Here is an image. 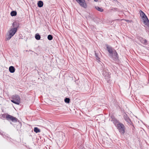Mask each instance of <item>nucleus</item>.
<instances>
[{
    "instance_id": "22",
    "label": "nucleus",
    "mask_w": 149,
    "mask_h": 149,
    "mask_svg": "<svg viewBox=\"0 0 149 149\" xmlns=\"http://www.w3.org/2000/svg\"><path fill=\"white\" fill-rule=\"evenodd\" d=\"M0 134L2 135L3 134V132L1 130H0Z\"/></svg>"
},
{
    "instance_id": "7",
    "label": "nucleus",
    "mask_w": 149,
    "mask_h": 149,
    "mask_svg": "<svg viewBox=\"0 0 149 149\" xmlns=\"http://www.w3.org/2000/svg\"><path fill=\"white\" fill-rule=\"evenodd\" d=\"M6 118L7 120H11L13 122H17L18 120L17 118L9 114L6 115Z\"/></svg>"
},
{
    "instance_id": "1",
    "label": "nucleus",
    "mask_w": 149,
    "mask_h": 149,
    "mask_svg": "<svg viewBox=\"0 0 149 149\" xmlns=\"http://www.w3.org/2000/svg\"><path fill=\"white\" fill-rule=\"evenodd\" d=\"M13 28H11L8 31L7 33V37L6 38V40H9L13 36L17 31V29L19 26V23L16 22H14L12 24Z\"/></svg>"
},
{
    "instance_id": "23",
    "label": "nucleus",
    "mask_w": 149,
    "mask_h": 149,
    "mask_svg": "<svg viewBox=\"0 0 149 149\" xmlns=\"http://www.w3.org/2000/svg\"><path fill=\"white\" fill-rule=\"evenodd\" d=\"M94 1L95 2H97L98 0H94Z\"/></svg>"
},
{
    "instance_id": "4",
    "label": "nucleus",
    "mask_w": 149,
    "mask_h": 149,
    "mask_svg": "<svg viewBox=\"0 0 149 149\" xmlns=\"http://www.w3.org/2000/svg\"><path fill=\"white\" fill-rule=\"evenodd\" d=\"M140 16L143 20V22L145 25L149 24V20L144 12L141 10L139 12Z\"/></svg>"
},
{
    "instance_id": "3",
    "label": "nucleus",
    "mask_w": 149,
    "mask_h": 149,
    "mask_svg": "<svg viewBox=\"0 0 149 149\" xmlns=\"http://www.w3.org/2000/svg\"><path fill=\"white\" fill-rule=\"evenodd\" d=\"M119 132L122 135H124L125 132V127L122 123H119L116 127Z\"/></svg>"
},
{
    "instance_id": "6",
    "label": "nucleus",
    "mask_w": 149,
    "mask_h": 149,
    "mask_svg": "<svg viewBox=\"0 0 149 149\" xmlns=\"http://www.w3.org/2000/svg\"><path fill=\"white\" fill-rule=\"evenodd\" d=\"M123 118L125 120L127 123L128 125H132L133 123H132L131 119L128 117L127 115L125 113L123 114Z\"/></svg>"
},
{
    "instance_id": "20",
    "label": "nucleus",
    "mask_w": 149,
    "mask_h": 149,
    "mask_svg": "<svg viewBox=\"0 0 149 149\" xmlns=\"http://www.w3.org/2000/svg\"><path fill=\"white\" fill-rule=\"evenodd\" d=\"M47 38L48 40H51L53 39V36L51 35H49L48 36Z\"/></svg>"
},
{
    "instance_id": "13",
    "label": "nucleus",
    "mask_w": 149,
    "mask_h": 149,
    "mask_svg": "<svg viewBox=\"0 0 149 149\" xmlns=\"http://www.w3.org/2000/svg\"><path fill=\"white\" fill-rule=\"evenodd\" d=\"M113 56H114L115 59H117L118 58V54L116 51L114 50L113 52Z\"/></svg>"
},
{
    "instance_id": "17",
    "label": "nucleus",
    "mask_w": 149,
    "mask_h": 149,
    "mask_svg": "<svg viewBox=\"0 0 149 149\" xmlns=\"http://www.w3.org/2000/svg\"><path fill=\"white\" fill-rule=\"evenodd\" d=\"M17 13L16 11H12L10 13V15L12 16H15L17 15Z\"/></svg>"
},
{
    "instance_id": "19",
    "label": "nucleus",
    "mask_w": 149,
    "mask_h": 149,
    "mask_svg": "<svg viewBox=\"0 0 149 149\" xmlns=\"http://www.w3.org/2000/svg\"><path fill=\"white\" fill-rule=\"evenodd\" d=\"M64 101L65 102L69 103L70 102V99L68 98H65L64 99Z\"/></svg>"
},
{
    "instance_id": "21",
    "label": "nucleus",
    "mask_w": 149,
    "mask_h": 149,
    "mask_svg": "<svg viewBox=\"0 0 149 149\" xmlns=\"http://www.w3.org/2000/svg\"><path fill=\"white\" fill-rule=\"evenodd\" d=\"M95 56L96 57V58L97 59V60L98 61H100V58L99 57L98 54L96 53L95 51Z\"/></svg>"
},
{
    "instance_id": "5",
    "label": "nucleus",
    "mask_w": 149,
    "mask_h": 149,
    "mask_svg": "<svg viewBox=\"0 0 149 149\" xmlns=\"http://www.w3.org/2000/svg\"><path fill=\"white\" fill-rule=\"evenodd\" d=\"M11 101L14 103L19 105L20 103V99L19 96L17 95H14L12 96Z\"/></svg>"
},
{
    "instance_id": "9",
    "label": "nucleus",
    "mask_w": 149,
    "mask_h": 149,
    "mask_svg": "<svg viewBox=\"0 0 149 149\" xmlns=\"http://www.w3.org/2000/svg\"><path fill=\"white\" fill-rule=\"evenodd\" d=\"M137 38L144 45H146L148 44L147 40L145 38L140 36L138 37Z\"/></svg>"
},
{
    "instance_id": "16",
    "label": "nucleus",
    "mask_w": 149,
    "mask_h": 149,
    "mask_svg": "<svg viewBox=\"0 0 149 149\" xmlns=\"http://www.w3.org/2000/svg\"><path fill=\"white\" fill-rule=\"evenodd\" d=\"M35 38L37 40H38L40 39V36L38 33H36L35 35Z\"/></svg>"
},
{
    "instance_id": "2",
    "label": "nucleus",
    "mask_w": 149,
    "mask_h": 149,
    "mask_svg": "<svg viewBox=\"0 0 149 149\" xmlns=\"http://www.w3.org/2000/svg\"><path fill=\"white\" fill-rule=\"evenodd\" d=\"M102 74L107 82L108 83L110 82V79L111 77V73L109 72L107 68L104 69Z\"/></svg>"
},
{
    "instance_id": "14",
    "label": "nucleus",
    "mask_w": 149,
    "mask_h": 149,
    "mask_svg": "<svg viewBox=\"0 0 149 149\" xmlns=\"http://www.w3.org/2000/svg\"><path fill=\"white\" fill-rule=\"evenodd\" d=\"M43 5V2L41 1H38V7L40 8L42 7Z\"/></svg>"
},
{
    "instance_id": "18",
    "label": "nucleus",
    "mask_w": 149,
    "mask_h": 149,
    "mask_svg": "<svg viewBox=\"0 0 149 149\" xmlns=\"http://www.w3.org/2000/svg\"><path fill=\"white\" fill-rule=\"evenodd\" d=\"M95 8L96 10L100 12H102L103 11V9L102 7H100L97 6H96Z\"/></svg>"
},
{
    "instance_id": "8",
    "label": "nucleus",
    "mask_w": 149,
    "mask_h": 149,
    "mask_svg": "<svg viewBox=\"0 0 149 149\" xmlns=\"http://www.w3.org/2000/svg\"><path fill=\"white\" fill-rule=\"evenodd\" d=\"M82 7L86 8L87 5L85 0H75Z\"/></svg>"
},
{
    "instance_id": "15",
    "label": "nucleus",
    "mask_w": 149,
    "mask_h": 149,
    "mask_svg": "<svg viewBox=\"0 0 149 149\" xmlns=\"http://www.w3.org/2000/svg\"><path fill=\"white\" fill-rule=\"evenodd\" d=\"M33 130L36 133L40 132V130L37 127H34Z\"/></svg>"
},
{
    "instance_id": "11",
    "label": "nucleus",
    "mask_w": 149,
    "mask_h": 149,
    "mask_svg": "<svg viewBox=\"0 0 149 149\" xmlns=\"http://www.w3.org/2000/svg\"><path fill=\"white\" fill-rule=\"evenodd\" d=\"M111 121L113 122L114 124L115 125L116 127L117 126V124L119 123H120L118 120H117L116 118H112Z\"/></svg>"
},
{
    "instance_id": "12",
    "label": "nucleus",
    "mask_w": 149,
    "mask_h": 149,
    "mask_svg": "<svg viewBox=\"0 0 149 149\" xmlns=\"http://www.w3.org/2000/svg\"><path fill=\"white\" fill-rule=\"evenodd\" d=\"M9 70L10 72L13 73L15 72V69L13 66H11L9 67Z\"/></svg>"
},
{
    "instance_id": "10",
    "label": "nucleus",
    "mask_w": 149,
    "mask_h": 149,
    "mask_svg": "<svg viewBox=\"0 0 149 149\" xmlns=\"http://www.w3.org/2000/svg\"><path fill=\"white\" fill-rule=\"evenodd\" d=\"M107 50L109 53L110 54V55L111 57L113 56V52L114 49H113L112 47H111L108 45H107Z\"/></svg>"
}]
</instances>
